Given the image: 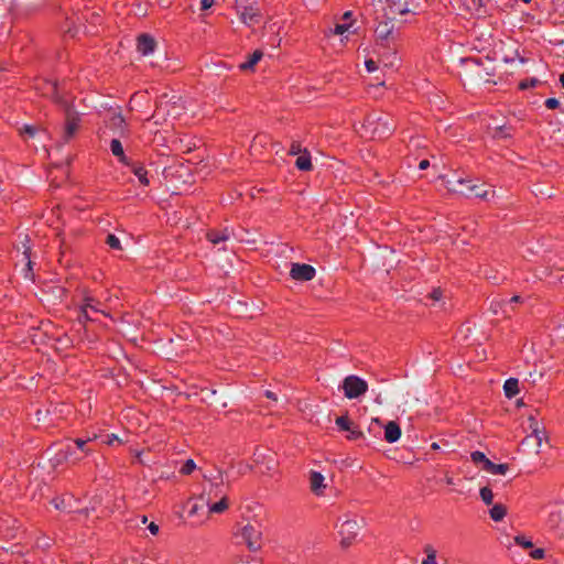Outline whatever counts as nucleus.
Here are the masks:
<instances>
[{"mask_svg": "<svg viewBox=\"0 0 564 564\" xmlns=\"http://www.w3.org/2000/svg\"><path fill=\"white\" fill-rule=\"evenodd\" d=\"M94 438H75L67 440L61 444L59 449L55 455V459L58 464L67 463L76 465L82 462L85 457L93 454L95 448L93 447Z\"/></svg>", "mask_w": 564, "mask_h": 564, "instance_id": "obj_1", "label": "nucleus"}, {"mask_svg": "<svg viewBox=\"0 0 564 564\" xmlns=\"http://www.w3.org/2000/svg\"><path fill=\"white\" fill-rule=\"evenodd\" d=\"M362 128L371 139L383 140L392 135L397 126L389 113L373 112L365 118Z\"/></svg>", "mask_w": 564, "mask_h": 564, "instance_id": "obj_2", "label": "nucleus"}, {"mask_svg": "<svg viewBox=\"0 0 564 564\" xmlns=\"http://www.w3.org/2000/svg\"><path fill=\"white\" fill-rule=\"evenodd\" d=\"M466 183H471V180L454 176L447 180V188L467 198L476 197L489 200V198L495 195V191L485 189L482 184L476 183V185H468V188H463Z\"/></svg>", "mask_w": 564, "mask_h": 564, "instance_id": "obj_3", "label": "nucleus"}, {"mask_svg": "<svg viewBox=\"0 0 564 564\" xmlns=\"http://www.w3.org/2000/svg\"><path fill=\"white\" fill-rule=\"evenodd\" d=\"M383 18L395 20L398 15L417 14L420 4L415 0H381Z\"/></svg>", "mask_w": 564, "mask_h": 564, "instance_id": "obj_4", "label": "nucleus"}, {"mask_svg": "<svg viewBox=\"0 0 564 564\" xmlns=\"http://www.w3.org/2000/svg\"><path fill=\"white\" fill-rule=\"evenodd\" d=\"M234 535L241 538L250 552H258L262 547V529L258 522H248L239 528Z\"/></svg>", "mask_w": 564, "mask_h": 564, "instance_id": "obj_5", "label": "nucleus"}, {"mask_svg": "<svg viewBox=\"0 0 564 564\" xmlns=\"http://www.w3.org/2000/svg\"><path fill=\"white\" fill-rule=\"evenodd\" d=\"M235 8L241 22L247 26L257 25L262 20V13L256 0H236Z\"/></svg>", "mask_w": 564, "mask_h": 564, "instance_id": "obj_6", "label": "nucleus"}, {"mask_svg": "<svg viewBox=\"0 0 564 564\" xmlns=\"http://www.w3.org/2000/svg\"><path fill=\"white\" fill-rule=\"evenodd\" d=\"M393 21L384 18L377 24L375 33L379 45L389 47L390 42H394L398 37V30Z\"/></svg>", "mask_w": 564, "mask_h": 564, "instance_id": "obj_7", "label": "nucleus"}, {"mask_svg": "<svg viewBox=\"0 0 564 564\" xmlns=\"http://www.w3.org/2000/svg\"><path fill=\"white\" fill-rule=\"evenodd\" d=\"M35 89L44 97L53 100L58 106L66 105L67 100L61 95L58 84L55 80L42 78L35 84Z\"/></svg>", "mask_w": 564, "mask_h": 564, "instance_id": "obj_8", "label": "nucleus"}, {"mask_svg": "<svg viewBox=\"0 0 564 564\" xmlns=\"http://www.w3.org/2000/svg\"><path fill=\"white\" fill-rule=\"evenodd\" d=\"M344 394L347 399H357L368 390V383L358 376H347L341 384Z\"/></svg>", "mask_w": 564, "mask_h": 564, "instance_id": "obj_9", "label": "nucleus"}, {"mask_svg": "<svg viewBox=\"0 0 564 564\" xmlns=\"http://www.w3.org/2000/svg\"><path fill=\"white\" fill-rule=\"evenodd\" d=\"M61 107L64 109L65 112V128L63 140L64 142H68L74 137L79 127L80 116L74 109L73 105H70L68 101L66 102V105H63Z\"/></svg>", "mask_w": 564, "mask_h": 564, "instance_id": "obj_10", "label": "nucleus"}, {"mask_svg": "<svg viewBox=\"0 0 564 564\" xmlns=\"http://www.w3.org/2000/svg\"><path fill=\"white\" fill-rule=\"evenodd\" d=\"M549 531L557 539H564V505L555 507L546 520Z\"/></svg>", "mask_w": 564, "mask_h": 564, "instance_id": "obj_11", "label": "nucleus"}, {"mask_svg": "<svg viewBox=\"0 0 564 564\" xmlns=\"http://www.w3.org/2000/svg\"><path fill=\"white\" fill-rule=\"evenodd\" d=\"M360 525L357 520L348 519L339 525V534L341 536V545L349 546L358 534Z\"/></svg>", "mask_w": 564, "mask_h": 564, "instance_id": "obj_12", "label": "nucleus"}, {"mask_svg": "<svg viewBox=\"0 0 564 564\" xmlns=\"http://www.w3.org/2000/svg\"><path fill=\"white\" fill-rule=\"evenodd\" d=\"M316 270L313 265L306 263H292L290 275L296 281H311L314 279Z\"/></svg>", "mask_w": 564, "mask_h": 564, "instance_id": "obj_13", "label": "nucleus"}, {"mask_svg": "<svg viewBox=\"0 0 564 564\" xmlns=\"http://www.w3.org/2000/svg\"><path fill=\"white\" fill-rule=\"evenodd\" d=\"M336 425L340 431H346L349 434L347 438L350 441H357L364 438V433L359 430L357 425H355L348 415L338 416L335 421Z\"/></svg>", "mask_w": 564, "mask_h": 564, "instance_id": "obj_14", "label": "nucleus"}, {"mask_svg": "<svg viewBox=\"0 0 564 564\" xmlns=\"http://www.w3.org/2000/svg\"><path fill=\"white\" fill-rule=\"evenodd\" d=\"M514 128L511 124H500L495 127H488V133L495 140H508L514 134Z\"/></svg>", "mask_w": 564, "mask_h": 564, "instance_id": "obj_15", "label": "nucleus"}, {"mask_svg": "<svg viewBox=\"0 0 564 564\" xmlns=\"http://www.w3.org/2000/svg\"><path fill=\"white\" fill-rule=\"evenodd\" d=\"M156 42L153 36L148 33H142L137 39L138 52L142 55H149L154 52Z\"/></svg>", "mask_w": 564, "mask_h": 564, "instance_id": "obj_16", "label": "nucleus"}, {"mask_svg": "<svg viewBox=\"0 0 564 564\" xmlns=\"http://www.w3.org/2000/svg\"><path fill=\"white\" fill-rule=\"evenodd\" d=\"M384 430V440L388 443H395L401 437V427L394 421H389L386 425H383Z\"/></svg>", "mask_w": 564, "mask_h": 564, "instance_id": "obj_17", "label": "nucleus"}, {"mask_svg": "<svg viewBox=\"0 0 564 564\" xmlns=\"http://www.w3.org/2000/svg\"><path fill=\"white\" fill-rule=\"evenodd\" d=\"M131 172L138 177L140 184L143 186H148L150 184V180L148 177V171L141 163L130 162L128 165Z\"/></svg>", "mask_w": 564, "mask_h": 564, "instance_id": "obj_18", "label": "nucleus"}, {"mask_svg": "<svg viewBox=\"0 0 564 564\" xmlns=\"http://www.w3.org/2000/svg\"><path fill=\"white\" fill-rule=\"evenodd\" d=\"M324 480H325V478L321 473L311 471V476H310L311 490L316 495H321L322 489L325 488Z\"/></svg>", "mask_w": 564, "mask_h": 564, "instance_id": "obj_19", "label": "nucleus"}, {"mask_svg": "<svg viewBox=\"0 0 564 564\" xmlns=\"http://www.w3.org/2000/svg\"><path fill=\"white\" fill-rule=\"evenodd\" d=\"M263 53L260 50H256L248 56V59L239 65V69L242 72L253 70L257 63L262 58Z\"/></svg>", "mask_w": 564, "mask_h": 564, "instance_id": "obj_20", "label": "nucleus"}, {"mask_svg": "<svg viewBox=\"0 0 564 564\" xmlns=\"http://www.w3.org/2000/svg\"><path fill=\"white\" fill-rule=\"evenodd\" d=\"M295 166L300 171H305V172L311 171L313 169L311 154L307 149H304L303 153L297 156V159L295 161Z\"/></svg>", "mask_w": 564, "mask_h": 564, "instance_id": "obj_21", "label": "nucleus"}, {"mask_svg": "<svg viewBox=\"0 0 564 564\" xmlns=\"http://www.w3.org/2000/svg\"><path fill=\"white\" fill-rule=\"evenodd\" d=\"M110 150L112 154L124 165H129V160L123 152L122 144L119 139H112L110 142Z\"/></svg>", "mask_w": 564, "mask_h": 564, "instance_id": "obj_22", "label": "nucleus"}, {"mask_svg": "<svg viewBox=\"0 0 564 564\" xmlns=\"http://www.w3.org/2000/svg\"><path fill=\"white\" fill-rule=\"evenodd\" d=\"M206 238L213 245H218L229 239V232L227 228L221 231L213 229L206 234Z\"/></svg>", "mask_w": 564, "mask_h": 564, "instance_id": "obj_23", "label": "nucleus"}, {"mask_svg": "<svg viewBox=\"0 0 564 564\" xmlns=\"http://www.w3.org/2000/svg\"><path fill=\"white\" fill-rule=\"evenodd\" d=\"M505 395L508 399L516 397L519 393V380L517 378H509L503 384Z\"/></svg>", "mask_w": 564, "mask_h": 564, "instance_id": "obj_24", "label": "nucleus"}, {"mask_svg": "<svg viewBox=\"0 0 564 564\" xmlns=\"http://www.w3.org/2000/svg\"><path fill=\"white\" fill-rule=\"evenodd\" d=\"M108 126H109V128L122 133L126 129L124 118L122 117V115L120 112H115L109 118Z\"/></svg>", "mask_w": 564, "mask_h": 564, "instance_id": "obj_25", "label": "nucleus"}, {"mask_svg": "<svg viewBox=\"0 0 564 564\" xmlns=\"http://www.w3.org/2000/svg\"><path fill=\"white\" fill-rule=\"evenodd\" d=\"M351 15L352 13L350 11H347L341 17V23H337L335 25L334 32L335 34H344L346 31L349 30L351 26Z\"/></svg>", "mask_w": 564, "mask_h": 564, "instance_id": "obj_26", "label": "nucleus"}, {"mask_svg": "<svg viewBox=\"0 0 564 564\" xmlns=\"http://www.w3.org/2000/svg\"><path fill=\"white\" fill-rule=\"evenodd\" d=\"M423 552L425 554V557L422 560L421 564H438L437 551L434 549L432 544H425L423 547Z\"/></svg>", "mask_w": 564, "mask_h": 564, "instance_id": "obj_27", "label": "nucleus"}, {"mask_svg": "<svg viewBox=\"0 0 564 564\" xmlns=\"http://www.w3.org/2000/svg\"><path fill=\"white\" fill-rule=\"evenodd\" d=\"M489 514L494 521L499 522L506 517L507 508L501 503L494 505L489 510Z\"/></svg>", "mask_w": 564, "mask_h": 564, "instance_id": "obj_28", "label": "nucleus"}, {"mask_svg": "<svg viewBox=\"0 0 564 564\" xmlns=\"http://www.w3.org/2000/svg\"><path fill=\"white\" fill-rule=\"evenodd\" d=\"M509 469L508 464H495L490 460V463L487 464V468L485 471L490 473L492 475H505Z\"/></svg>", "mask_w": 564, "mask_h": 564, "instance_id": "obj_29", "label": "nucleus"}, {"mask_svg": "<svg viewBox=\"0 0 564 564\" xmlns=\"http://www.w3.org/2000/svg\"><path fill=\"white\" fill-rule=\"evenodd\" d=\"M229 507L228 498L226 495L221 497V499L218 502L209 505V512L212 513H223L226 511Z\"/></svg>", "mask_w": 564, "mask_h": 564, "instance_id": "obj_30", "label": "nucleus"}, {"mask_svg": "<svg viewBox=\"0 0 564 564\" xmlns=\"http://www.w3.org/2000/svg\"><path fill=\"white\" fill-rule=\"evenodd\" d=\"M470 458L475 464H482V469L486 470L487 464L490 463V459L486 457V455L480 451L471 452Z\"/></svg>", "mask_w": 564, "mask_h": 564, "instance_id": "obj_31", "label": "nucleus"}, {"mask_svg": "<svg viewBox=\"0 0 564 564\" xmlns=\"http://www.w3.org/2000/svg\"><path fill=\"white\" fill-rule=\"evenodd\" d=\"M529 426L532 430V434L536 437L538 443L540 444L542 441V436L545 434V432L539 429V423L533 416L529 417Z\"/></svg>", "mask_w": 564, "mask_h": 564, "instance_id": "obj_32", "label": "nucleus"}, {"mask_svg": "<svg viewBox=\"0 0 564 564\" xmlns=\"http://www.w3.org/2000/svg\"><path fill=\"white\" fill-rule=\"evenodd\" d=\"M24 250H23V261H25L26 265V276L29 275V272L32 273L33 270V262L31 260V247L23 243Z\"/></svg>", "mask_w": 564, "mask_h": 564, "instance_id": "obj_33", "label": "nucleus"}, {"mask_svg": "<svg viewBox=\"0 0 564 564\" xmlns=\"http://www.w3.org/2000/svg\"><path fill=\"white\" fill-rule=\"evenodd\" d=\"M39 131H42V130L37 126L24 124L20 129V134L21 135H28L29 138H34L37 134Z\"/></svg>", "mask_w": 564, "mask_h": 564, "instance_id": "obj_34", "label": "nucleus"}, {"mask_svg": "<svg viewBox=\"0 0 564 564\" xmlns=\"http://www.w3.org/2000/svg\"><path fill=\"white\" fill-rule=\"evenodd\" d=\"M539 84H540V80L535 77L525 78L519 83L518 88L520 90H525L528 88L536 87Z\"/></svg>", "mask_w": 564, "mask_h": 564, "instance_id": "obj_35", "label": "nucleus"}, {"mask_svg": "<svg viewBox=\"0 0 564 564\" xmlns=\"http://www.w3.org/2000/svg\"><path fill=\"white\" fill-rule=\"evenodd\" d=\"M480 498L484 501L485 505L489 506L494 501V494L492 490L489 487H482L480 489Z\"/></svg>", "mask_w": 564, "mask_h": 564, "instance_id": "obj_36", "label": "nucleus"}, {"mask_svg": "<svg viewBox=\"0 0 564 564\" xmlns=\"http://www.w3.org/2000/svg\"><path fill=\"white\" fill-rule=\"evenodd\" d=\"M106 243L113 250H121V242L119 240V238L113 235V234H109L106 238Z\"/></svg>", "mask_w": 564, "mask_h": 564, "instance_id": "obj_37", "label": "nucleus"}, {"mask_svg": "<svg viewBox=\"0 0 564 564\" xmlns=\"http://www.w3.org/2000/svg\"><path fill=\"white\" fill-rule=\"evenodd\" d=\"M516 544L522 546L525 550L533 549V543L524 535H518L514 538Z\"/></svg>", "mask_w": 564, "mask_h": 564, "instance_id": "obj_38", "label": "nucleus"}, {"mask_svg": "<svg viewBox=\"0 0 564 564\" xmlns=\"http://www.w3.org/2000/svg\"><path fill=\"white\" fill-rule=\"evenodd\" d=\"M196 468V464L193 459H187L181 467L180 473L182 475H189L192 474Z\"/></svg>", "mask_w": 564, "mask_h": 564, "instance_id": "obj_39", "label": "nucleus"}, {"mask_svg": "<svg viewBox=\"0 0 564 564\" xmlns=\"http://www.w3.org/2000/svg\"><path fill=\"white\" fill-rule=\"evenodd\" d=\"M303 150L302 147H301V143L297 142V141H293L291 147H290V150H289V154L290 155H300L303 153Z\"/></svg>", "mask_w": 564, "mask_h": 564, "instance_id": "obj_40", "label": "nucleus"}, {"mask_svg": "<svg viewBox=\"0 0 564 564\" xmlns=\"http://www.w3.org/2000/svg\"><path fill=\"white\" fill-rule=\"evenodd\" d=\"M382 429L383 424L381 423V421L379 419H373L369 426V432L380 433Z\"/></svg>", "mask_w": 564, "mask_h": 564, "instance_id": "obj_41", "label": "nucleus"}, {"mask_svg": "<svg viewBox=\"0 0 564 564\" xmlns=\"http://www.w3.org/2000/svg\"><path fill=\"white\" fill-rule=\"evenodd\" d=\"M544 105L547 109H556L560 107V101L556 98L552 97L547 98Z\"/></svg>", "mask_w": 564, "mask_h": 564, "instance_id": "obj_42", "label": "nucleus"}, {"mask_svg": "<svg viewBox=\"0 0 564 564\" xmlns=\"http://www.w3.org/2000/svg\"><path fill=\"white\" fill-rule=\"evenodd\" d=\"M95 302V300L93 297H86L84 300V304L82 305V307H85L86 310L90 308L95 312H99V310L93 304Z\"/></svg>", "mask_w": 564, "mask_h": 564, "instance_id": "obj_43", "label": "nucleus"}, {"mask_svg": "<svg viewBox=\"0 0 564 564\" xmlns=\"http://www.w3.org/2000/svg\"><path fill=\"white\" fill-rule=\"evenodd\" d=\"M78 321L79 323H86L87 321H91V317L89 316L88 311L85 307H80Z\"/></svg>", "mask_w": 564, "mask_h": 564, "instance_id": "obj_44", "label": "nucleus"}, {"mask_svg": "<svg viewBox=\"0 0 564 564\" xmlns=\"http://www.w3.org/2000/svg\"><path fill=\"white\" fill-rule=\"evenodd\" d=\"M165 97H166V96H163V97L158 101V104H156V109H155V112H154V115H153V116L159 115L161 111H164V110H165V107H166V104H167V101H165V100H164V99H165Z\"/></svg>", "mask_w": 564, "mask_h": 564, "instance_id": "obj_45", "label": "nucleus"}, {"mask_svg": "<svg viewBox=\"0 0 564 564\" xmlns=\"http://www.w3.org/2000/svg\"><path fill=\"white\" fill-rule=\"evenodd\" d=\"M544 553L543 549H534L530 551V556L534 560H540L544 557Z\"/></svg>", "mask_w": 564, "mask_h": 564, "instance_id": "obj_46", "label": "nucleus"}, {"mask_svg": "<svg viewBox=\"0 0 564 564\" xmlns=\"http://www.w3.org/2000/svg\"><path fill=\"white\" fill-rule=\"evenodd\" d=\"M365 65H366L367 70L370 73L375 72L378 68L377 62H375L373 59H367L365 62Z\"/></svg>", "mask_w": 564, "mask_h": 564, "instance_id": "obj_47", "label": "nucleus"}, {"mask_svg": "<svg viewBox=\"0 0 564 564\" xmlns=\"http://www.w3.org/2000/svg\"><path fill=\"white\" fill-rule=\"evenodd\" d=\"M442 295H443V292L441 291V289H434L431 293H430V297L433 300V301H440L442 299Z\"/></svg>", "mask_w": 564, "mask_h": 564, "instance_id": "obj_48", "label": "nucleus"}, {"mask_svg": "<svg viewBox=\"0 0 564 564\" xmlns=\"http://www.w3.org/2000/svg\"><path fill=\"white\" fill-rule=\"evenodd\" d=\"M215 0H202L200 1V10L205 11L213 7Z\"/></svg>", "mask_w": 564, "mask_h": 564, "instance_id": "obj_49", "label": "nucleus"}, {"mask_svg": "<svg viewBox=\"0 0 564 564\" xmlns=\"http://www.w3.org/2000/svg\"><path fill=\"white\" fill-rule=\"evenodd\" d=\"M148 529L149 531L153 534V535H156L159 533V525L154 522H151L149 525H148Z\"/></svg>", "mask_w": 564, "mask_h": 564, "instance_id": "obj_50", "label": "nucleus"}, {"mask_svg": "<svg viewBox=\"0 0 564 564\" xmlns=\"http://www.w3.org/2000/svg\"><path fill=\"white\" fill-rule=\"evenodd\" d=\"M429 166H430V161L426 159L420 161V163H419V169L422 171L426 170Z\"/></svg>", "mask_w": 564, "mask_h": 564, "instance_id": "obj_51", "label": "nucleus"}, {"mask_svg": "<svg viewBox=\"0 0 564 564\" xmlns=\"http://www.w3.org/2000/svg\"><path fill=\"white\" fill-rule=\"evenodd\" d=\"M499 307H501V302H495V301H492V302H491V308H492V311H494L495 313H497V312H498V308H499Z\"/></svg>", "mask_w": 564, "mask_h": 564, "instance_id": "obj_52", "label": "nucleus"}, {"mask_svg": "<svg viewBox=\"0 0 564 564\" xmlns=\"http://www.w3.org/2000/svg\"><path fill=\"white\" fill-rule=\"evenodd\" d=\"M522 301L521 296L519 295H513L510 300H509V303H520Z\"/></svg>", "mask_w": 564, "mask_h": 564, "instance_id": "obj_53", "label": "nucleus"}, {"mask_svg": "<svg viewBox=\"0 0 564 564\" xmlns=\"http://www.w3.org/2000/svg\"><path fill=\"white\" fill-rule=\"evenodd\" d=\"M265 397L269 398V399H273L275 400V394L274 392L270 391V390H267L265 391Z\"/></svg>", "mask_w": 564, "mask_h": 564, "instance_id": "obj_54", "label": "nucleus"}, {"mask_svg": "<svg viewBox=\"0 0 564 564\" xmlns=\"http://www.w3.org/2000/svg\"><path fill=\"white\" fill-rule=\"evenodd\" d=\"M445 481H446V484H447V485H454V479H453L452 477H448V476H447V477L445 478Z\"/></svg>", "mask_w": 564, "mask_h": 564, "instance_id": "obj_55", "label": "nucleus"}, {"mask_svg": "<svg viewBox=\"0 0 564 564\" xmlns=\"http://www.w3.org/2000/svg\"><path fill=\"white\" fill-rule=\"evenodd\" d=\"M431 448L434 449V451L440 449L438 443H432Z\"/></svg>", "mask_w": 564, "mask_h": 564, "instance_id": "obj_56", "label": "nucleus"}, {"mask_svg": "<svg viewBox=\"0 0 564 564\" xmlns=\"http://www.w3.org/2000/svg\"><path fill=\"white\" fill-rule=\"evenodd\" d=\"M560 83L562 87L564 88V73L560 76Z\"/></svg>", "mask_w": 564, "mask_h": 564, "instance_id": "obj_57", "label": "nucleus"}, {"mask_svg": "<svg viewBox=\"0 0 564 564\" xmlns=\"http://www.w3.org/2000/svg\"><path fill=\"white\" fill-rule=\"evenodd\" d=\"M468 185H476V183H474L473 181L471 183H466V185H464L463 188H468Z\"/></svg>", "mask_w": 564, "mask_h": 564, "instance_id": "obj_58", "label": "nucleus"}, {"mask_svg": "<svg viewBox=\"0 0 564 564\" xmlns=\"http://www.w3.org/2000/svg\"><path fill=\"white\" fill-rule=\"evenodd\" d=\"M197 511V508L196 506H193L192 510H191V513H195Z\"/></svg>", "mask_w": 564, "mask_h": 564, "instance_id": "obj_59", "label": "nucleus"}, {"mask_svg": "<svg viewBox=\"0 0 564 564\" xmlns=\"http://www.w3.org/2000/svg\"><path fill=\"white\" fill-rule=\"evenodd\" d=\"M148 518L145 516L142 517V523H147Z\"/></svg>", "mask_w": 564, "mask_h": 564, "instance_id": "obj_60", "label": "nucleus"}, {"mask_svg": "<svg viewBox=\"0 0 564 564\" xmlns=\"http://www.w3.org/2000/svg\"><path fill=\"white\" fill-rule=\"evenodd\" d=\"M219 479H220V485L224 482V479L221 477V473L219 471Z\"/></svg>", "mask_w": 564, "mask_h": 564, "instance_id": "obj_61", "label": "nucleus"}]
</instances>
